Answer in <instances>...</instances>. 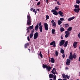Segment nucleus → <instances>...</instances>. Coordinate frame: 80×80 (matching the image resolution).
Segmentation results:
<instances>
[{
  "mask_svg": "<svg viewBox=\"0 0 80 80\" xmlns=\"http://www.w3.org/2000/svg\"><path fill=\"white\" fill-rule=\"evenodd\" d=\"M65 40H62L59 43V46H60V47H61V46H62L63 45V47H67V45H68V42L66 41L65 43Z\"/></svg>",
  "mask_w": 80,
  "mask_h": 80,
  "instance_id": "obj_1",
  "label": "nucleus"
},
{
  "mask_svg": "<svg viewBox=\"0 0 80 80\" xmlns=\"http://www.w3.org/2000/svg\"><path fill=\"white\" fill-rule=\"evenodd\" d=\"M28 20H27V25H31L32 23V19L31 18V17L30 15L27 16Z\"/></svg>",
  "mask_w": 80,
  "mask_h": 80,
  "instance_id": "obj_2",
  "label": "nucleus"
},
{
  "mask_svg": "<svg viewBox=\"0 0 80 80\" xmlns=\"http://www.w3.org/2000/svg\"><path fill=\"white\" fill-rule=\"evenodd\" d=\"M44 28L45 30H48V24H47V23H44Z\"/></svg>",
  "mask_w": 80,
  "mask_h": 80,
  "instance_id": "obj_3",
  "label": "nucleus"
},
{
  "mask_svg": "<svg viewBox=\"0 0 80 80\" xmlns=\"http://www.w3.org/2000/svg\"><path fill=\"white\" fill-rule=\"evenodd\" d=\"M51 12H53V15H58V13L57 12V11L54 9H52L51 11Z\"/></svg>",
  "mask_w": 80,
  "mask_h": 80,
  "instance_id": "obj_4",
  "label": "nucleus"
},
{
  "mask_svg": "<svg viewBox=\"0 0 80 80\" xmlns=\"http://www.w3.org/2000/svg\"><path fill=\"white\" fill-rule=\"evenodd\" d=\"M38 33L36 32L34 35V38L35 40V39H37L38 38Z\"/></svg>",
  "mask_w": 80,
  "mask_h": 80,
  "instance_id": "obj_5",
  "label": "nucleus"
},
{
  "mask_svg": "<svg viewBox=\"0 0 80 80\" xmlns=\"http://www.w3.org/2000/svg\"><path fill=\"white\" fill-rule=\"evenodd\" d=\"M71 62V61L70 59H67V62H66V64L67 65H70V62Z\"/></svg>",
  "mask_w": 80,
  "mask_h": 80,
  "instance_id": "obj_6",
  "label": "nucleus"
},
{
  "mask_svg": "<svg viewBox=\"0 0 80 80\" xmlns=\"http://www.w3.org/2000/svg\"><path fill=\"white\" fill-rule=\"evenodd\" d=\"M69 58L72 61L73 60V54H72V52H71L70 54Z\"/></svg>",
  "mask_w": 80,
  "mask_h": 80,
  "instance_id": "obj_7",
  "label": "nucleus"
},
{
  "mask_svg": "<svg viewBox=\"0 0 80 80\" xmlns=\"http://www.w3.org/2000/svg\"><path fill=\"white\" fill-rule=\"evenodd\" d=\"M65 38H68V37H69V35L70 34V32L68 31H65Z\"/></svg>",
  "mask_w": 80,
  "mask_h": 80,
  "instance_id": "obj_8",
  "label": "nucleus"
},
{
  "mask_svg": "<svg viewBox=\"0 0 80 80\" xmlns=\"http://www.w3.org/2000/svg\"><path fill=\"white\" fill-rule=\"evenodd\" d=\"M62 76L63 78H67L68 79H69V78H70V77H69V76L67 75H65V74H62Z\"/></svg>",
  "mask_w": 80,
  "mask_h": 80,
  "instance_id": "obj_9",
  "label": "nucleus"
},
{
  "mask_svg": "<svg viewBox=\"0 0 80 80\" xmlns=\"http://www.w3.org/2000/svg\"><path fill=\"white\" fill-rule=\"evenodd\" d=\"M56 43H55V42L53 41L50 43V45H53L54 47H56V45L55 44Z\"/></svg>",
  "mask_w": 80,
  "mask_h": 80,
  "instance_id": "obj_10",
  "label": "nucleus"
},
{
  "mask_svg": "<svg viewBox=\"0 0 80 80\" xmlns=\"http://www.w3.org/2000/svg\"><path fill=\"white\" fill-rule=\"evenodd\" d=\"M39 25V26H40V27L39 28V29L40 30V32H42V23L40 22Z\"/></svg>",
  "mask_w": 80,
  "mask_h": 80,
  "instance_id": "obj_11",
  "label": "nucleus"
},
{
  "mask_svg": "<svg viewBox=\"0 0 80 80\" xmlns=\"http://www.w3.org/2000/svg\"><path fill=\"white\" fill-rule=\"evenodd\" d=\"M77 43H78V42H75L73 43V46L74 48H77Z\"/></svg>",
  "mask_w": 80,
  "mask_h": 80,
  "instance_id": "obj_12",
  "label": "nucleus"
},
{
  "mask_svg": "<svg viewBox=\"0 0 80 80\" xmlns=\"http://www.w3.org/2000/svg\"><path fill=\"white\" fill-rule=\"evenodd\" d=\"M58 14L60 15L61 17H63L64 16V15H63V12L60 11L58 12Z\"/></svg>",
  "mask_w": 80,
  "mask_h": 80,
  "instance_id": "obj_13",
  "label": "nucleus"
},
{
  "mask_svg": "<svg viewBox=\"0 0 80 80\" xmlns=\"http://www.w3.org/2000/svg\"><path fill=\"white\" fill-rule=\"evenodd\" d=\"M74 11L76 12V13H78L80 11V8H75L74 10Z\"/></svg>",
  "mask_w": 80,
  "mask_h": 80,
  "instance_id": "obj_14",
  "label": "nucleus"
},
{
  "mask_svg": "<svg viewBox=\"0 0 80 80\" xmlns=\"http://www.w3.org/2000/svg\"><path fill=\"white\" fill-rule=\"evenodd\" d=\"M46 69H47L48 71H50L51 69H52V67H50V66L48 65Z\"/></svg>",
  "mask_w": 80,
  "mask_h": 80,
  "instance_id": "obj_15",
  "label": "nucleus"
},
{
  "mask_svg": "<svg viewBox=\"0 0 80 80\" xmlns=\"http://www.w3.org/2000/svg\"><path fill=\"white\" fill-rule=\"evenodd\" d=\"M72 27H69L68 28L67 30V31H66V32H70L72 31Z\"/></svg>",
  "mask_w": 80,
  "mask_h": 80,
  "instance_id": "obj_16",
  "label": "nucleus"
},
{
  "mask_svg": "<svg viewBox=\"0 0 80 80\" xmlns=\"http://www.w3.org/2000/svg\"><path fill=\"white\" fill-rule=\"evenodd\" d=\"M75 17H72V18H68V20L69 21V22H70V21H71V20H73V19H75Z\"/></svg>",
  "mask_w": 80,
  "mask_h": 80,
  "instance_id": "obj_17",
  "label": "nucleus"
},
{
  "mask_svg": "<svg viewBox=\"0 0 80 80\" xmlns=\"http://www.w3.org/2000/svg\"><path fill=\"white\" fill-rule=\"evenodd\" d=\"M38 23L37 24V25L35 27V28L36 31H38Z\"/></svg>",
  "mask_w": 80,
  "mask_h": 80,
  "instance_id": "obj_18",
  "label": "nucleus"
},
{
  "mask_svg": "<svg viewBox=\"0 0 80 80\" xmlns=\"http://www.w3.org/2000/svg\"><path fill=\"white\" fill-rule=\"evenodd\" d=\"M54 75L52 73L50 74L49 75V78H53V77H54Z\"/></svg>",
  "mask_w": 80,
  "mask_h": 80,
  "instance_id": "obj_19",
  "label": "nucleus"
},
{
  "mask_svg": "<svg viewBox=\"0 0 80 80\" xmlns=\"http://www.w3.org/2000/svg\"><path fill=\"white\" fill-rule=\"evenodd\" d=\"M76 55H77V54H76V53H74L73 55V58H74V59H75V58H77V56H76Z\"/></svg>",
  "mask_w": 80,
  "mask_h": 80,
  "instance_id": "obj_20",
  "label": "nucleus"
},
{
  "mask_svg": "<svg viewBox=\"0 0 80 80\" xmlns=\"http://www.w3.org/2000/svg\"><path fill=\"white\" fill-rule=\"evenodd\" d=\"M60 30L61 32H64V31H65V29L63 27H61L60 28Z\"/></svg>",
  "mask_w": 80,
  "mask_h": 80,
  "instance_id": "obj_21",
  "label": "nucleus"
},
{
  "mask_svg": "<svg viewBox=\"0 0 80 80\" xmlns=\"http://www.w3.org/2000/svg\"><path fill=\"white\" fill-rule=\"evenodd\" d=\"M48 66L47 65L43 64L42 67L44 68H47V67Z\"/></svg>",
  "mask_w": 80,
  "mask_h": 80,
  "instance_id": "obj_22",
  "label": "nucleus"
},
{
  "mask_svg": "<svg viewBox=\"0 0 80 80\" xmlns=\"http://www.w3.org/2000/svg\"><path fill=\"white\" fill-rule=\"evenodd\" d=\"M74 7L75 8H79V7H80V6L79 5H78L77 4H75L74 5Z\"/></svg>",
  "mask_w": 80,
  "mask_h": 80,
  "instance_id": "obj_23",
  "label": "nucleus"
},
{
  "mask_svg": "<svg viewBox=\"0 0 80 80\" xmlns=\"http://www.w3.org/2000/svg\"><path fill=\"white\" fill-rule=\"evenodd\" d=\"M51 60L52 63H54V62H55V59H54L53 58H51Z\"/></svg>",
  "mask_w": 80,
  "mask_h": 80,
  "instance_id": "obj_24",
  "label": "nucleus"
},
{
  "mask_svg": "<svg viewBox=\"0 0 80 80\" xmlns=\"http://www.w3.org/2000/svg\"><path fill=\"white\" fill-rule=\"evenodd\" d=\"M64 25L65 28H67L69 27V25H68V23L65 24Z\"/></svg>",
  "mask_w": 80,
  "mask_h": 80,
  "instance_id": "obj_25",
  "label": "nucleus"
},
{
  "mask_svg": "<svg viewBox=\"0 0 80 80\" xmlns=\"http://www.w3.org/2000/svg\"><path fill=\"white\" fill-rule=\"evenodd\" d=\"M55 29H52V33L53 34H55Z\"/></svg>",
  "mask_w": 80,
  "mask_h": 80,
  "instance_id": "obj_26",
  "label": "nucleus"
},
{
  "mask_svg": "<svg viewBox=\"0 0 80 80\" xmlns=\"http://www.w3.org/2000/svg\"><path fill=\"white\" fill-rule=\"evenodd\" d=\"M62 22L60 20H58V25H61L62 24Z\"/></svg>",
  "mask_w": 80,
  "mask_h": 80,
  "instance_id": "obj_27",
  "label": "nucleus"
},
{
  "mask_svg": "<svg viewBox=\"0 0 80 80\" xmlns=\"http://www.w3.org/2000/svg\"><path fill=\"white\" fill-rule=\"evenodd\" d=\"M33 36V33H31L30 35V38H32V37Z\"/></svg>",
  "mask_w": 80,
  "mask_h": 80,
  "instance_id": "obj_28",
  "label": "nucleus"
},
{
  "mask_svg": "<svg viewBox=\"0 0 80 80\" xmlns=\"http://www.w3.org/2000/svg\"><path fill=\"white\" fill-rule=\"evenodd\" d=\"M61 53L62 54L64 53H65V51L63 49H62L61 50Z\"/></svg>",
  "mask_w": 80,
  "mask_h": 80,
  "instance_id": "obj_29",
  "label": "nucleus"
},
{
  "mask_svg": "<svg viewBox=\"0 0 80 80\" xmlns=\"http://www.w3.org/2000/svg\"><path fill=\"white\" fill-rule=\"evenodd\" d=\"M30 30H32L33 28V25H32L31 26H29Z\"/></svg>",
  "mask_w": 80,
  "mask_h": 80,
  "instance_id": "obj_30",
  "label": "nucleus"
},
{
  "mask_svg": "<svg viewBox=\"0 0 80 80\" xmlns=\"http://www.w3.org/2000/svg\"><path fill=\"white\" fill-rule=\"evenodd\" d=\"M55 54H56V57H57L58 55V51H56L55 52Z\"/></svg>",
  "mask_w": 80,
  "mask_h": 80,
  "instance_id": "obj_31",
  "label": "nucleus"
},
{
  "mask_svg": "<svg viewBox=\"0 0 80 80\" xmlns=\"http://www.w3.org/2000/svg\"><path fill=\"white\" fill-rule=\"evenodd\" d=\"M33 12H34V13H35V15H36V14L37 12V11L36 10H35V9H34L33 10Z\"/></svg>",
  "mask_w": 80,
  "mask_h": 80,
  "instance_id": "obj_32",
  "label": "nucleus"
},
{
  "mask_svg": "<svg viewBox=\"0 0 80 80\" xmlns=\"http://www.w3.org/2000/svg\"><path fill=\"white\" fill-rule=\"evenodd\" d=\"M39 55L42 58H43V56L42 55V53H41V52H40V53L39 54Z\"/></svg>",
  "mask_w": 80,
  "mask_h": 80,
  "instance_id": "obj_33",
  "label": "nucleus"
},
{
  "mask_svg": "<svg viewBox=\"0 0 80 80\" xmlns=\"http://www.w3.org/2000/svg\"><path fill=\"white\" fill-rule=\"evenodd\" d=\"M80 1L77 0L76 2V3H78V4H80Z\"/></svg>",
  "mask_w": 80,
  "mask_h": 80,
  "instance_id": "obj_34",
  "label": "nucleus"
},
{
  "mask_svg": "<svg viewBox=\"0 0 80 80\" xmlns=\"http://www.w3.org/2000/svg\"><path fill=\"white\" fill-rule=\"evenodd\" d=\"M46 20H48V19H49L50 18V17L48 15H47L46 16Z\"/></svg>",
  "mask_w": 80,
  "mask_h": 80,
  "instance_id": "obj_35",
  "label": "nucleus"
},
{
  "mask_svg": "<svg viewBox=\"0 0 80 80\" xmlns=\"http://www.w3.org/2000/svg\"><path fill=\"white\" fill-rule=\"evenodd\" d=\"M52 26H53V27H56V22H54L52 24Z\"/></svg>",
  "mask_w": 80,
  "mask_h": 80,
  "instance_id": "obj_36",
  "label": "nucleus"
},
{
  "mask_svg": "<svg viewBox=\"0 0 80 80\" xmlns=\"http://www.w3.org/2000/svg\"><path fill=\"white\" fill-rule=\"evenodd\" d=\"M53 80H56V75H54L53 76Z\"/></svg>",
  "mask_w": 80,
  "mask_h": 80,
  "instance_id": "obj_37",
  "label": "nucleus"
},
{
  "mask_svg": "<svg viewBox=\"0 0 80 80\" xmlns=\"http://www.w3.org/2000/svg\"><path fill=\"white\" fill-rule=\"evenodd\" d=\"M60 20H61L62 22H63V21H64V18H61L60 19Z\"/></svg>",
  "mask_w": 80,
  "mask_h": 80,
  "instance_id": "obj_38",
  "label": "nucleus"
},
{
  "mask_svg": "<svg viewBox=\"0 0 80 80\" xmlns=\"http://www.w3.org/2000/svg\"><path fill=\"white\" fill-rule=\"evenodd\" d=\"M51 72L52 73H53L54 75H55V71H52Z\"/></svg>",
  "mask_w": 80,
  "mask_h": 80,
  "instance_id": "obj_39",
  "label": "nucleus"
},
{
  "mask_svg": "<svg viewBox=\"0 0 80 80\" xmlns=\"http://www.w3.org/2000/svg\"><path fill=\"white\" fill-rule=\"evenodd\" d=\"M40 3H41V2H38L37 3V5H40Z\"/></svg>",
  "mask_w": 80,
  "mask_h": 80,
  "instance_id": "obj_40",
  "label": "nucleus"
},
{
  "mask_svg": "<svg viewBox=\"0 0 80 80\" xmlns=\"http://www.w3.org/2000/svg\"><path fill=\"white\" fill-rule=\"evenodd\" d=\"M52 71H55V72H56V69H55V68H54L52 69Z\"/></svg>",
  "mask_w": 80,
  "mask_h": 80,
  "instance_id": "obj_41",
  "label": "nucleus"
},
{
  "mask_svg": "<svg viewBox=\"0 0 80 80\" xmlns=\"http://www.w3.org/2000/svg\"><path fill=\"white\" fill-rule=\"evenodd\" d=\"M55 10H58V9H59V8H57V7H55Z\"/></svg>",
  "mask_w": 80,
  "mask_h": 80,
  "instance_id": "obj_42",
  "label": "nucleus"
},
{
  "mask_svg": "<svg viewBox=\"0 0 80 80\" xmlns=\"http://www.w3.org/2000/svg\"><path fill=\"white\" fill-rule=\"evenodd\" d=\"M55 22V21H54V20H52V21H51V23H52V24H53V23H54V22Z\"/></svg>",
  "mask_w": 80,
  "mask_h": 80,
  "instance_id": "obj_43",
  "label": "nucleus"
},
{
  "mask_svg": "<svg viewBox=\"0 0 80 80\" xmlns=\"http://www.w3.org/2000/svg\"><path fill=\"white\" fill-rule=\"evenodd\" d=\"M27 39L28 42H30V38H29V36H28L27 37Z\"/></svg>",
  "mask_w": 80,
  "mask_h": 80,
  "instance_id": "obj_44",
  "label": "nucleus"
},
{
  "mask_svg": "<svg viewBox=\"0 0 80 80\" xmlns=\"http://www.w3.org/2000/svg\"><path fill=\"white\" fill-rule=\"evenodd\" d=\"M34 32H35V29H33L31 31V33H34Z\"/></svg>",
  "mask_w": 80,
  "mask_h": 80,
  "instance_id": "obj_45",
  "label": "nucleus"
},
{
  "mask_svg": "<svg viewBox=\"0 0 80 80\" xmlns=\"http://www.w3.org/2000/svg\"><path fill=\"white\" fill-rule=\"evenodd\" d=\"M26 46H28L29 45H30V43H27L26 44H25Z\"/></svg>",
  "mask_w": 80,
  "mask_h": 80,
  "instance_id": "obj_46",
  "label": "nucleus"
},
{
  "mask_svg": "<svg viewBox=\"0 0 80 80\" xmlns=\"http://www.w3.org/2000/svg\"><path fill=\"white\" fill-rule=\"evenodd\" d=\"M57 3L58 4V5H61V4H60L59 2H58Z\"/></svg>",
  "mask_w": 80,
  "mask_h": 80,
  "instance_id": "obj_47",
  "label": "nucleus"
},
{
  "mask_svg": "<svg viewBox=\"0 0 80 80\" xmlns=\"http://www.w3.org/2000/svg\"><path fill=\"white\" fill-rule=\"evenodd\" d=\"M62 58H65V55L63 54L62 55Z\"/></svg>",
  "mask_w": 80,
  "mask_h": 80,
  "instance_id": "obj_48",
  "label": "nucleus"
},
{
  "mask_svg": "<svg viewBox=\"0 0 80 80\" xmlns=\"http://www.w3.org/2000/svg\"><path fill=\"white\" fill-rule=\"evenodd\" d=\"M29 29H30V28L29 27H28L27 29H26V30H29Z\"/></svg>",
  "mask_w": 80,
  "mask_h": 80,
  "instance_id": "obj_49",
  "label": "nucleus"
},
{
  "mask_svg": "<svg viewBox=\"0 0 80 80\" xmlns=\"http://www.w3.org/2000/svg\"><path fill=\"white\" fill-rule=\"evenodd\" d=\"M65 69L66 70H68V69H69L68 68V67H66Z\"/></svg>",
  "mask_w": 80,
  "mask_h": 80,
  "instance_id": "obj_50",
  "label": "nucleus"
},
{
  "mask_svg": "<svg viewBox=\"0 0 80 80\" xmlns=\"http://www.w3.org/2000/svg\"><path fill=\"white\" fill-rule=\"evenodd\" d=\"M24 47L25 48H27V46L25 44L24 45Z\"/></svg>",
  "mask_w": 80,
  "mask_h": 80,
  "instance_id": "obj_51",
  "label": "nucleus"
},
{
  "mask_svg": "<svg viewBox=\"0 0 80 80\" xmlns=\"http://www.w3.org/2000/svg\"><path fill=\"white\" fill-rule=\"evenodd\" d=\"M33 8H31L30 11H33Z\"/></svg>",
  "mask_w": 80,
  "mask_h": 80,
  "instance_id": "obj_52",
  "label": "nucleus"
},
{
  "mask_svg": "<svg viewBox=\"0 0 80 80\" xmlns=\"http://www.w3.org/2000/svg\"><path fill=\"white\" fill-rule=\"evenodd\" d=\"M61 39H63V38L62 37V36H61Z\"/></svg>",
  "mask_w": 80,
  "mask_h": 80,
  "instance_id": "obj_53",
  "label": "nucleus"
},
{
  "mask_svg": "<svg viewBox=\"0 0 80 80\" xmlns=\"http://www.w3.org/2000/svg\"><path fill=\"white\" fill-rule=\"evenodd\" d=\"M27 33H28V32H29V30H27Z\"/></svg>",
  "mask_w": 80,
  "mask_h": 80,
  "instance_id": "obj_54",
  "label": "nucleus"
},
{
  "mask_svg": "<svg viewBox=\"0 0 80 80\" xmlns=\"http://www.w3.org/2000/svg\"><path fill=\"white\" fill-rule=\"evenodd\" d=\"M49 62H51V60H50V58L49 59Z\"/></svg>",
  "mask_w": 80,
  "mask_h": 80,
  "instance_id": "obj_55",
  "label": "nucleus"
},
{
  "mask_svg": "<svg viewBox=\"0 0 80 80\" xmlns=\"http://www.w3.org/2000/svg\"><path fill=\"white\" fill-rule=\"evenodd\" d=\"M36 10L38 11H40V9H37Z\"/></svg>",
  "mask_w": 80,
  "mask_h": 80,
  "instance_id": "obj_56",
  "label": "nucleus"
},
{
  "mask_svg": "<svg viewBox=\"0 0 80 80\" xmlns=\"http://www.w3.org/2000/svg\"><path fill=\"white\" fill-rule=\"evenodd\" d=\"M79 61L80 62V57H79Z\"/></svg>",
  "mask_w": 80,
  "mask_h": 80,
  "instance_id": "obj_57",
  "label": "nucleus"
},
{
  "mask_svg": "<svg viewBox=\"0 0 80 80\" xmlns=\"http://www.w3.org/2000/svg\"><path fill=\"white\" fill-rule=\"evenodd\" d=\"M62 80H67V79H63Z\"/></svg>",
  "mask_w": 80,
  "mask_h": 80,
  "instance_id": "obj_58",
  "label": "nucleus"
},
{
  "mask_svg": "<svg viewBox=\"0 0 80 80\" xmlns=\"http://www.w3.org/2000/svg\"><path fill=\"white\" fill-rule=\"evenodd\" d=\"M28 50H29V52H30V50H31L30 49H29Z\"/></svg>",
  "mask_w": 80,
  "mask_h": 80,
  "instance_id": "obj_59",
  "label": "nucleus"
},
{
  "mask_svg": "<svg viewBox=\"0 0 80 80\" xmlns=\"http://www.w3.org/2000/svg\"><path fill=\"white\" fill-rule=\"evenodd\" d=\"M58 80H62V79H61L59 78V79H58Z\"/></svg>",
  "mask_w": 80,
  "mask_h": 80,
  "instance_id": "obj_60",
  "label": "nucleus"
},
{
  "mask_svg": "<svg viewBox=\"0 0 80 80\" xmlns=\"http://www.w3.org/2000/svg\"><path fill=\"white\" fill-rule=\"evenodd\" d=\"M54 1H55V2H57V0H53Z\"/></svg>",
  "mask_w": 80,
  "mask_h": 80,
  "instance_id": "obj_61",
  "label": "nucleus"
},
{
  "mask_svg": "<svg viewBox=\"0 0 80 80\" xmlns=\"http://www.w3.org/2000/svg\"><path fill=\"white\" fill-rule=\"evenodd\" d=\"M48 0H46L47 3V2H48Z\"/></svg>",
  "mask_w": 80,
  "mask_h": 80,
  "instance_id": "obj_62",
  "label": "nucleus"
},
{
  "mask_svg": "<svg viewBox=\"0 0 80 80\" xmlns=\"http://www.w3.org/2000/svg\"><path fill=\"white\" fill-rule=\"evenodd\" d=\"M55 73H56V74H57L58 73H57V72H56Z\"/></svg>",
  "mask_w": 80,
  "mask_h": 80,
  "instance_id": "obj_63",
  "label": "nucleus"
},
{
  "mask_svg": "<svg viewBox=\"0 0 80 80\" xmlns=\"http://www.w3.org/2000/svg\"><path fill=\"white\" fill-rule=\"evenodd\" d=\"M38 0H36V2H37V1H38Z\"/></svg>",
  "mask_w": 80,
  "mask_h": 80,
  "instance_id": "obj_64",
  "label": "nucleus"
}]
</instances>
